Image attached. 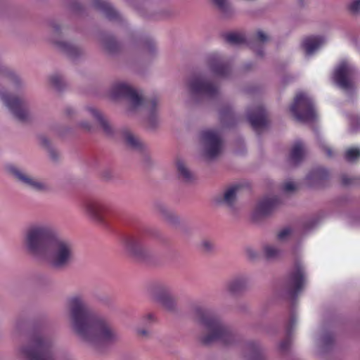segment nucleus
Masks as SVG:
<instances>
[{"instance_id":"1","label":"nucleus","mask_w":360,"mask_h":360,"mask_svg":"<svg viewBox=\"0 0 360 360\" xmlns=\"http://www.w3.org/2000/svg\"><path fill=\"white\" fill-rule=\"evenodd\" d=\"M68 306L73 330L82 341L100 347L118 339V333L106 321L90 312L81 295L71 297Z\"/></svg>"},{"instance_id":"2","label":"nucleus","mask_w":360,"mask_h":360,"mask_svg":"<svg viewBox=\"0 0 360 360\" xmlns=\"http://www.w3.org/2000/svg\"><path fill=\"white\" fill-rule=\"evenodd\" d=\"M54 236L53 228L47 224H32L26 230L24 245L27 252L41 261Z\"/></svg>"},{"instance_id":"3","label":"nucleus","mask_w":360,"mask_h":360,"mask_svg":"<svg viewBox=\"0 0 360 360\" xmlns=\"http://www.w3.org/2000/svg\"><path fill=\"white\" fill-rule=\"evenodd\" d=\"M198 321L205 332L202 338L203 342L210 344L214 341H220L224 344H231L235 339L233 333L225 326L217 316L207 311H198Z\"/></svg>"},{"instance_id":"4","label":"nucleus","mask_w":360,"mask_h":360,"mask_svg":"<svg viewBox=\"0 0 360 360\" xmlns=\"http://www.w3.org/2000/svg\"><path fill=\"white\" fill-rule=\"evenodd\" d=\"M44 256L40 262H46L53 268H63L72 260L74 248L70 241L53 237Z\"/></svg>"},{"instance_id":"5","label":"nucleus","mask_w":360,"mask_h":360,"mask_svg":"<svg viewBox=\"0 0 360 360\" xmlns=\"http://www.w3.org/2000/svg\"><path fill=\"white\" fill-rule=\"evenodd\" d=\"M51 347L46 338L36 336L28 346L21 348L20 352L27 360H53Z\"/></svg>"},{"instance_id":"6","label":"nucleus","mask_w":360,"mask_h":360,"mask_svg":"<svg viewBox=\"0 0 360 360\" xmlns=\"http://www.w3.org/2000/svg\"><path fill=\"white\" fill-rule=\"evenodd\" d=\"M290 111L297 120L303 122H312L316 116L311 98L304 92L296 95Z\"/></svg>"},{"instance_id":"7","label":"nucleus","mask_w":360,"mask_h":360,"mask_svg":"<svg viewBox=\"0 0 360 360\" xmlns=\"http://www.w3.org/2000/svg\"><path fill=\"white\" fill-rule=\"evenodd\" d=\"M110 96L112 98L126 97L129 103L130 110H136L143 105V98L139 93L125 83L115 84L110 90Z\"/></svg>"},{"instance_id":"8","label":"nucleus","mask_w":360,"mask_h":360,"mask_svg":"<svg viewBox=\"0 0 360 360\" xmlns=\"http://www.w3.org/2000/svg\"><path fill=\"white\" fill-rule=\"evenodd\" d=\"M200 141L204 148L205 155L208 158H214L222 150V140L214 130H205L200 134Z\"/></svg>"},{"instance_id":"9","label":"nucleus","mask_w":360,"mask_h":360,"mask_svg":"<svg viewBox=\"0 0 360 360\" xmlns=\"http://www.w3.org/2000/svg\"><path fill=\"white\" fill-rule=\"evenodd\" d=\"M354 69L347 60L341 61L334 70L333 79L336 84L345 90H349L352 86V77Z\"/></svg>"},{"instance_id":"10","label":"nucleus","mask_w":360,"mask_h":360,"mask_svg":"<svg viewBox=\"0 0 360 360\" xmlns=\"http://www.w3.org/2000/svg\"><path fill=\"white\" fill-rule=\"evenodd\" d=\"M8 171L21 184L34 191H44L46 189V184L37 178L32 176L23 170L15 167H8Z\"/></svg>"},{"instance_id":"11","label":"nucleus","mask_w":360,"mask_h":360,"mask_svg":"<svg viewBox=\"0 0 360 360\" xmlns=\"http://www.w3.org/2000/svg\"><path fill=\"white\" fill-rule=\"evenodd\" d=\"M108 208L107 204L100 199H89L82 205L84 215L94 221L100 222Z\"/></svg>"},{"instance_id":"12","label":"nucleus","mask_w":360,"mask_h":360,"mask_svg":"<svg viewBox=\"0 0 360 360\" xmlns=\"http://www.w3.org/2000/svg\"><path fill=\"white\" fill-rule=\"evenodd\" d=\"M0 100L8 108L17 119L21 121L27 120L28 113L22 101L12 97L2 91H0Z\"/></svg>"},{"instance_id":"13","label":"nucleus","mask_w":360,"mask_h":360,"mask_svg":"<svg viewBox=\"0 0 360 360\" xmlns=\"http://www.w3.org/2000/svg\"><path fill=\"white\" fill-rule=\"evenodd\" d=\"M305 283L304 273L300 265L295 266L293 271L290 274L287 281V290L288 294L294 297L303 288Z\"/></svg>"},{"instance_id":"14","label":"nucleus","mask_w":360,"mask_h":360,"mask_svg":"<svg viewBox=\"0 0 360 360\" xmlns=\"http://www.w3.org/2000/svg\"><path fill=\"white\" fill-rule=\"evenodd\" d=\"M189 89L193 94L204 96H212L217 92V87L214 85L199 77L191 80Z\"/></svg>"},{"instance_id":"15","label":"nucleus","mask_w":360,"mask_h":360,"mask_svg":"<svg viewBox=\"0 0 360 360\" xmlns=\"http://www.w3.org/2000/svg\"><path fill=\"white\" fill-rule=\"evenodd\" d=\"M248 119L255 129L264 127L266 124V118L264 110L259 106L248 112Z\"/></svg>"},{"instance_id":"16","label":"nucleus","mask_w":360,"mask_h":360,"mask_svg":"<svg viewBox=\"0 0 360 360\" xmlns=\"http://www.w3.org/2000/svg\"><path fill=\"white\" fill-rule=\"evenodd\" d=\"M325 40L319 36L306 38L302 42V46L307 56L314 54L324 44Z\"/></svg>"},{"instance_id":"17","label":"nucleus","mask_w":360,"mask_h":360,"mask_svg":"<svg viewBox=\"0 0 360 360\" xmlns=\"http://www.w3.org/2000/svg\"><path fill=\"white\" fill-rule=\"evenodd\" d=\"M276 200L274 198H264L259 201L255 210L256 216H264L269 214L276 205Z\"/></svg>"},{"instance_id":"18","label":"nucleus","mask_w":360,"mask_h":360,"mask_svg":"<svg viewBox=\"0 0 360 360\" xmlns=\"http://www.w3.org/2000/svg\"><path fill=\"white\" fill-rule=\"evenodd\" d=\"M94 6L103 12L107 18L112 19L118 16V13L114 9L110 3L105 0H96Z\"/></svg>"},{"instance_id":"19","label":"nucleus","mask_w":360,"mask_h":360,"mask_svg":"<svg viewBox=\"0 0 360 360\" xmlns=\"http://www.w3.org/2000/svg\"><path fill=\"white\" fill-rule=\"evenodd\" d=\"M248 281V280L246 276H238L229 281L226 288L230 292L236 293L245 288Z\"/></svg>"},{"instance_id":"20","label":"nucleus","mask_w":360,"mask_h":360,"mask_svg":"<svg viewBox=\"0 0 360 360\" xmlns=\"http://www.w3.org/2000/svg\"><path fill=\"white\" fill-rule=\"evenodd\" d=\"M305 154V148L302 143L297 141L292 146L290 153V161L293 164H297L303 158Z\"/></svg>"},{"instance_id":"21","label":"nucleus","mask_w":360,"mask_h":360,"mask_svg":"<svg viewBox=\"0 0 360 360\" xmlns=\"http://www.w3.org/2000/svg\"><path fill=\"white\" fill-rule=\"evenodd\" d=\"M87 111L91 117L99 122L106 133L110 134L111 132V128L108 121L103 117L102 114L97 109L90 107L87 109Z\"/></svg>"},{"instance_id":"22","label":"nucleus","mask_w":360,"mask_h":360,"mask_svg":"<svg viewBox=\"0 0 360 360\" xmlns=\"http://www.w3.org/2000/svg\"><path fill=\"white\" fill-rule=\"evenodd\" d=\"M239 188L240 186L237 185L229 187L224 193L222 200L223 202L229 207L233 206Z\"/></svg>"},{"instance_id":"23","label":"nucleus","mask_w":360,"mask_h":360,"mask_svg":"<svg viewBox=\"0 0 360 360\" xmlns=\"http://www.w3.org/2000/svg\"><path fill=\"white\" fill-rule=\"evenodd\" d=\"M211 70L215 76L224 77L226 75L229 68L217 61L212 63Z\"/></svg>"},{"instance_id":"24","label":"nucleus","mask_w":360,"mask_h":360,"mask_svg":"<svg viewBox=\"0 0 360 360\" xmlns=\"http://www.w3.org/2000/svg\"><path fill=\"white\" fill-rule=\"evenodd\" d=\"M176 168L179 175L185 180H190L192 177V174L189 169L186 167L185 163L181 160H177Z\"/></svg>"},{"instance_id":"25","label":"nucleus","mask_w":360,"mask_h":360,"mask_svg":"<svg viewBox=\"0 0 360 360\" xmlns=\"http://www.w3.org/2000/svg\"><path fill=\"white\" fill-rule=\"evenodd\" d=\"M124 139L127 144L133 148H139L141 146L139 139L130 132L124 134Z\"/></svg>"},{"instance_id":"26","label":"nucleus","mask_w":360,"mask_h":360,"mask_svg":"<svg viewBox=\"0 0 360 360\" xmlns=\"http://www.w3.org/2000/svg\"><path fill=\"white\" fill-rule=\"evenodd\" d=\"M328 175V172L323 168H316L311 171L308 175L310 180L318 181L325 178Z\"/></svg>"},{"instance_id":"27","label":"nucleus","mask_w":360,"mask_h":360,"mask_svg":"<svg viewBox=\"0 0 360 360\" xmlns=\"http://www.w3.org/2000/svg\"><path fill=\"white\" fill-rule=\"evenodd\" d=\"M158 300L162 304V305L167 310H172L175 306V302L173 298L169 295L167 293H165L163 296L160 297Z\"/></svg>"},{"instance_id":"28","label":"nucleus","mask_w":360,"mask_h":360,"mask_svg":"<svg viewBox=\"0 0 360 360\" xmlns=\"http://www.w3.org/2000/svg\"><path fill=\"white\" fill-rule=\"evenodd\" d=\"M226 39L232 44L238 45L244 42L245 37L239 33H229L226 34Z\"/></svg>"},{"instance_id":"29","label":"nucleus","mask_w":360,"mask_h":360,"mask_svg":"<svg viewBox=\"0 0 360 360\" xmlns=\"http://www.w3.org/2000/svg\"><path fill=\"white\" fill-rule=\"evenodd\" d=\"M264 252L266 257L271 259L280 254V250L274 245H266L264 247Z\"/></svg>"},{"instance_id":"30","label":"nucleus","mask_w":360,"mask_h":360,"mask_svg":"<svg viewBox=\"0 0 360 360\" xmlns=\"http://www.w3.org/2000/svg\"><path fill=\"white\" fill-rule=\"evenodd\" d=\"M345 158L349 162H354L360 158V148H351L345 152Z\"/></svg>"},{"instance_id":"31","label":"nucleus","mask_w":360,"mask_h":360,"mask_svg":"<svg viewBox=\"0 0 360 360\" xmlns=\"http://www.w3.org/2000/svg\"><path fill=\"white\" fill-rule=\"evenodd\" d=\"M126 248L130 253L133 255H138L141 245L136 240L130 239L127 241Z\"/></svg>"},{"instance_id":"32","label":"nucleus","mask_w":360,"mask_h":360,"mask_svg":"<svg viewBox=\"0 0 360 360\" xmlns=\"http://www.w3.org/2000/svg\"><path fill=\"white\" fill-rule=\"evenodd\" d=\"M349 11L354 14L360 11V0L352 1L349 6Z\"/></svg>"},{"instance_id":"33","label":"nucleus","mask_w":360,"mask_h":360,"mask_svg":"<svg viewBox=\"0 0 360 360\" xmlns=\"http://www.w3.org/2000/svg\"><path fill=\"white\" fill-rule=\"evenodd\" d=\"M291 234V230L289 228L282 229L278 234V238L283 241L285 240Z\"/></svg>"},{"instance_id":"34","label":"nucleus","mask_w":360,"mask_h":360,"mask_svg":"<svg viewBox=\"0 0 360 360\" xmlns=\"http://www.w3.org/2000/svg\"><path fill=\"white\" fill-rule=\"evenodd\" d=\"M201 247L203 248L205 251H210L213 249L214 248V243L208 240H204L201 243Z\"/></svg>"},{"instance_id":"35","label":"nucleus","mask_w":360,"mask_h":360,"mask_svg":"<svg viewBox=\"0 0 360 360\" xmlns=\"http://www.w3.org/2000/svg\"><path fill=\"white\" fill-rule=\"evenodd\" d=\"M257 39L260 42H265L269 39V37L262 30H258L256 34Z\"/></svg>"},{"instance_id":"36","label":"nucleus","mask_w":360,"mask_h":360,"mask_svg":"<svg viewBox=\"0 0 360 360\" xmlns=\"http://www.w3.org/2000/svg\"><path fill=\"white\" fill-rule=\"evenodd\" d=\"M295 185L292 181H288V182L285 183L283 186V190L285 192L292 191L293 190H295Z\"/></svg>"},{"instance_id":"37","label":"nucleus","mask_w":360,"mask_h":360,"mask_svg":"<svg viewBox=\"0 0 360 360\" xmlns=\"http://www.w3.org/2000/svg\"><path fill=\"white\" fill-rule=\"evenodd\" d=\"M156 106H157V102H156V101L153 100V101H151L150 103H148L147 104V106H146V107H147L148 110L150 113H153V112L155 111Z\"/></svg>"},{"instance_id":"38","label":"nucleus","mask_w":360,"mask_h":360,"mask_svg":"<svg viewBox=\"0 0 360 360\" xmlns=\"http://www.w3.org/2000/svg\"><path fill=\"white\" fill-rule=\"evenodd\" d=\"M290 340L289 339H287L284 341H283L281 344H280V349L281 351H285L288 349V347H290Z\"/></svg>"},{"instance_id":"39","label":"nucleus","mask_w":360,"mask_h":360,"mask_svg":"<svg viewBox=\"0 0 360 360\" xmlns=\"http://www.w3.org/2000/svg\"><path fill=\"white\" fill-rule=\"evenodd\" d=\"M61 48L66 52L68 53H70V51L72 49H74V47L69 44H67V43H63L61 44Z\"/></svg>"},{"instance_id":"40","label":"nucleus","mask_w":360,"mask_h":360,"mask_svg":"<svg viewBox=\"0 0 360 360\" xmlns=\"http://www.w3.org/2000/svg\"><path fill=\"white\" fill-rule=\"evenodd\" d=\"M80 127L86 130H89L91 129L90 124L86 122L80 123Z\"/></svg>"},{"instance_id":"41","label":"nucleus","mask_w":360,"mask_h":360,"mask_svg":"<svg viewBox=\"0 0 360 360\" xmlns=\"http://www.w3.org/2000/svg\"><path fill=\"white\" fill-rule=\"evenodd\" d=\"M144 319L146 320V321H149L153 320L154 316L152 314H148L144 317Z\"/></svg>"},{"instance_id":"42","label":"nucleus","mask_w":360,"mask_h":360,"mask_svg":"<svg viewBox=\"0 0 360 360\" xmlns=\"http://www.w3.org/2000/svg\"><path fill=\"white\" fill-rule=\"evenodd\" d=\"M148 51H151L153 49V45L152 44H148L145 47Z\"/></svg>"},{"instance_id":"43","label":"nucleus","mask_w":360,"mask_h":360,"mask_svg":"<svg viewBox=\"0 0 360 360\" xmlns=\"http://www.w3.org/2000/svg\"><path fill=\"white\" fill-rule=\"evenodd\" d=\"M326 153H327L328 156H331L332 155V150L329 148H326Z\"/></svg>"},{"instance_id":"44","label":"nucleus","mask_w":360,"mask_h":360,"mask_svg":"<svg viewBox=\"0 0 360 360\" xmlns=\"http://www.w3.org/2000/svg\"><path fill=\"white\" fill-rule=\"evenodd\" d=\"M343 183L345 184H349V181H347L345 179H343Z\"/></svg>"},{"instance_id":"45","label":"nucleus","mask_w":360,"mask_h":360,"mask_svg":"<svg viewBox=\"0 0 360 360\" xmlns=\"http://www.w3.org/2000/svg\"><path fill=\"white\" fill-rule=\"evenodd\" d=\"M295 321V319L292 318L290 321V324H293V323Z\"/></svg>"},{"instance_id":"46","label":"nucleus","mask_w":360,"mask_h":360,"mask_svg":"<svg viewBox=\"0 0 360 360\" xmlns=\"http://www.w3.org/2000/svg\"><path fill=\"white\" fill-rule=\"evenodd\" d=\"M140 333H142L143 335H146V332L145 330H142Z\"/></svg>"}]
</instances>
